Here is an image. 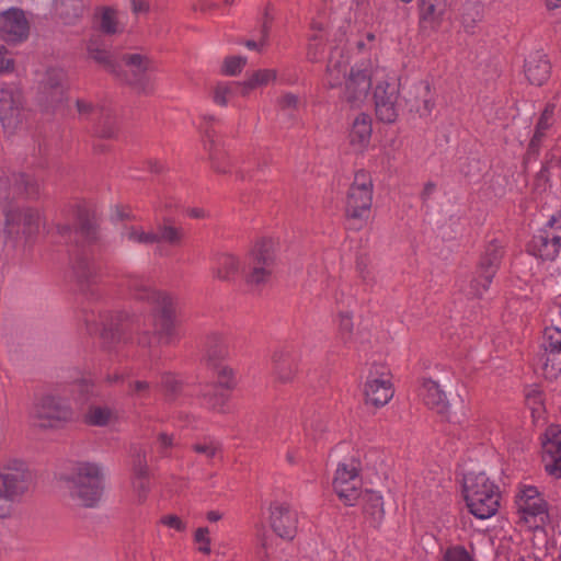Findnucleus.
<instances>
[{
	"label": "nucleus",
	"mask_w": 561,
	"mask_h": 561,
	"mask_svg": "<svg viewBox=\"0 0 561 561\" xmlns=\"http://www.w3.org/2000/svg\"><path fill=\"white\" fill-rule=\"evenodd\" d=\"M70 499L79 506L94 507L103 493V471L94 462H78L62 478Z\"/></svg>",
	"instance_id": "1"
},
{
	"label": "nucleus",
	"mask_w": 561,
	"mask_h": 561,
	"mask_svg": "<svg viewBox=\"0 0 561 561\" xmlns=\"http://www.w3.org/2000/svg\"><path fill=\"white\" fill-rule=\"evenodd\" d=\"M276 265V244L270 238L257 240L249 251L244 261V278L247 284L261 286L266 284Z\"/></svg>",
	"instance_id": "2"
},
{
	"label": "nucleus",
	"mask_w": 561,
	"mask_h": 561,
	"mask_svg": "<svg viewBox=\"0 0 561 561\" xmlns=\"http://www.w3.org/2000/svg\"><path fill=\"white\" fill-rule=\"evenodd\" d=\"M31 419L39 428L60 430L75 421V411L67 399L45 394L34 403Z\"/></svg>",
	"instance_id": "3"
},
{
	"label": "nucleus",
	"mask_w": 561,
	"mask_h": 561,
	"mask_svg": "<svg viewBox=\"0 0 561 561\" xmlns=\"http://www.w3.org/2000/svg\"><path fill=\"white\" fill-rule=\"evenodd\" d=\"M374 184L370 174L364 170L355 173L345 198V217L360 226L367 222L373 205Z\"/></svg>",
	"instance_id": "4"
},
{
	"label": "nucleus",
	"mask_w": 561,
	"mask_h": 561,
	"mask_svg": "<svg viewBox=\"0 0 561 561\" xmlns=\"http://www.w3.org/2000/svg\"><path fill=\"white\" fill-rule=\"evenodd\" d=\"M485 472L468 473L463 478V493L469 512L478 519L491 517V484Z\"/></svg>",
	"instance_id": "5"
},
{
	"label": "nucleus",
	"mask_w": 561,
	"mask_h": 561,
	"mask_svg": "<svg viewBox=\"0 0 561 561\" xmlns=\"http://www.w3.org/2000/svg\"><path fill=\"white\" fill-rule=\"evenodd\" d=\"M122 61L129 68V71H123L121 68V76L115 78L128 84L138 94H153L154 85L148 76L149 71L156 70L152 59L141 54H124Z\"/></svg>",
	"instance_id": "6"
},
{
	"label": "nucleus",
	"mask_w": 561,
	"mask_h": 561,
	"mask_svg": "<svg viewBox=\"0 0 561 561\" xmlns=\"http://www.w3.org/2000/svg\"><path fill=\"white\" fill-rule=\"evenodd\" d=\"M174 314L175 310L171 297L160 299L153 309L154 334L141 333L138 343L141 346H151L152 341L158 339L161 344H171L176 337Z\"/></svg>",
	"instance_id": "7"
},
{
	"label": "nucleus",
	"mask_w": 561,
	"mask_h": 561,
	"mask_svg": "<svg viewBox=\"0 0 561 561\" xmlns=\"http://www.w3.org/2000/svg\"><path fill=\"white\" fill-rule=\"evenodd\" d=\"M515 504L525 523H545L548 517V503L540 490L529 483H519L515 494Z\"/></svg>",
	"instance_id": "8"
},
{
	"label": "nucleus",
	"mask_w": 561,
	"mask_h": 561,
	"mask_svg": "<svg viewBox=\"0 0 561 561\" xmlns=\"http://www.w3.org/2000/svg\"><path fill=\"white\" fill-rule=\"evenodd\" d=\"M3 213L5 216L4 233L8 238L14 241L22 238L28 240L39 232L42 218L38 210L32 208L11 209L5 206Z\"/></svg>",
	"instance_id": "9"
},
{
	"label": "nucleus",
	"mask_w": 561,
	"mask_h": 561,
	"mask_svg": "<svg viewBox=\"0 0 561 561\" xmlns=\"http://www.w3.org/2000/svg\"><path fill=\"white\" fill-rule=\"evenodd\" d=\"M83 322L90 334L100 332L103 346L112 350L122 339L123 316L121 313L84 311Z\"/></svg>",
	"instance_id": "10"
},
{
	"label": "nucleus",
	"mask_w": 561,
	"mask_h": 561,
	"mask_svg": "<svg viewBox=\"0 0 561 561\" xmlns=\"http://www.w3.org/2000/svg\"><path fill=\"white\" fill-rule=\"evenodd\" d=\"M32 482V472L21 460H9L0 471L1 492L16 501H19L28 491Z\"/></svg>",
	"instance_id": "11"
},
{
	"label": "nucleus",
	"mask_w": 561,
	"mask_h": 561,
	"mask_svg": "<svg viewBox=\"0 0 561 561\" xmlns=\"http://www.w3.org/2000/svg\"><path fill=\"white\" fill-rule=\"evenodd\" d=\"M541 368L546 378L553 379L561 373V329L546 327L541 340Z\"/></svg>",
	"instance_id": "12"
},
{
	"label": "nucleus",
	"mask_w": 561,
	"mask_h": 561,
	"mask_svg": "<svg viewBox=\"0 0 561 561\" xmlns=\"http://www.w3.org/2000/svg\"><path fill=\"white\" fill-rule=\"evenodd\" d=\"M333 489L347 506H354L360 496L359 468L354 463H339L333 479Z\"/></svg>",
	"instance_id": "13"
},
{
	"label": "nucleus",
	"mask_w": 561,
	"mask_h": 561,
	"mask_svg": "<svg viewBox=\"0 0 561 561\" xmlns=\"http://www.w3.org/2000/svg\"><path fill=\"white\" fill-rule=\"evenodd\" d=\"M38 194V184L30 175L23 173L1 172L0 203L9 204L20 196L34 197Z\"/></svg>",
	"instance_id": "14"
},
{
	"label": "nucleus",
	"mask_w": 561,
	"mask_h": 561,
	"mask_svg": "<svg viewBox=\"0 0 561 561\" xmlns=\"http://www.w3.org/2000/svg\"><path fill=\"white\" fill-rule=\"evenodd\" d=\"M70 267L80 289L90 290L91 296L96 297L92 287L98 283L99 273L90 253L85 249H76L70 255Z\"/></svg>",
	"instance_id": "15"
},
{
	"label": "nucleus",
	"mask_w": 561,
	"mask_h": 561,
	"mask_svg": "<svg viewBox=\"0 0 561 561\" xmlns=\"http://www.w3.org/2000/svg\"><path fill=\"white\" fill-rule=\"evenodd\" d=\"M399 89L396 83L379 82L374 90L376 116L379 121L391 124L399 116Z\"/></svg>",
	"instance_id": "16"
},
{
	"label": "nucleus",
	"mask_w": 561,
	"mask_h": 561,
	"mask_svg": "<svg viewBox=\"0 0 561 561\" xmlns=\"http://www.w3.org/2000/svg\"><path fill=\"white\" fill-rule=\"evenodd\" d=\"M30 22L22 9L10 8L0 13V36L9 44H19L27 39Z\"/></svg>",
	"instance_id": "17"
},
{
	"label": "nucleus",
	"mask_w": 561,
	"mask_h": 561,
	"mask_svg": "<svg viewBox=\"0 0 561 561\" xmlns=\"http://www.w3.org/2000/svg\"><path fill=\"white\" fill-rule=\"evenodd\" d=\"M23 96L19 89L4 85L0 88V122L5 129L14 130L21 123Z\"/></svg>",
	"instance_id": "18"
},
{
	"label": "nucleus",
	"mask_w": 561,
	"mask_h": 561,
	"mask_svg": "<svg viewBox=\"0 0 561 561\" xmlns=\"http://www.w3.org/2000/svg\"><path fill=\"white\" fill-rule=\"evenodd\" d=\"M371 88V69L368 65L355 66L346 80L345 100L353 106H358L368 96Z\"/></svg>",
	"instance_id": "19"
},
{
	"label": "nucleus",
	"mask_w": 561,
	"mask_h": 561,
	"mask_svg": "<svg viewBox=\"0 0 561 561\" xmlns=\"http://www.w3.org/2000/svg\"><path fill=\"white\" fill-rule=\"evenodd\" d=\"M542 462L550 476L561 478V427L558 425L549 426L543 434Z\"/></svg>",
	"instance_id": "20"
},
{
	"label": "nucleus",
	"mask_w": 561,
	"mask_h": 561,
	"mask_svg": "<svg viewBox=\"0 0 561 561\" xmlns=\"http://www.w3.org/2000/svg\"><path fill=\"white\" fill-rule=\"evenodd\" d=\"M497 539L496 546V560L510 561L512 556H515L518 550V534L510 523V520L500 515L496 517L495 525H493V540Z\"/></svg>",
	"instance_id": "21"
},
{
	"label": "nucleus",
	"mask_w": 561,
	"mask_h": 561,
	"mask_svg": "<svg viewBox=\"0 0 561 561\" xmlns=\"http://www.w3.org/2000/svg\"><path fill=\"white\" fill-rule=\"evenodd\" d=\"M272 371L277 383H291L298 371V358L293 350L280 347L272 354Z\"/></svg>",
	"instance_id": "22"
},
{
	"label": "nucleus",
	"mask_w": 561,
	"mask_h": 561,
	"mask_svg": "<svg viewBox=\"0 0 561 561\" xmlns=\"http://www.w3.org/2000/svg\"><path fill=\"white\" fill-rule=\"evenodd\" d=\"M271 527L282 539H294L297 530L296 515L290 512L286 504L274 503L271 505Z\"/></svg>",
	"instance_id": "23"
},
{
	"label": "nucleus",
	"mask_w": 561,
	"mask_h": 561,
	"mask_svg": "<svg viewBox=\"0 0 561 561\" xmlns=\"http://www.w3.org/2000/svg\"><path fill=\"white\" fill-rule=\"evenodd\" d=\"M125 286L133 298L147 301L153 306H157L160 299L169 298L164 293L158 291L149 278L139 274L126 275Z\"/></svg>",
	"instance_id": "24"
},
{
	"label": "nucleus",
	"mask_w": 561,
	"mask_h": 561,
	"mask_svg": "<svg viewBox=\"0 0 561 561\" xmlns=\"http://www.w3.org/2000/svg\"><path fill=\"white\" fill-rule=\"evenodd\" d=\"M421 397L425 405L436 411V413L440 414L445 420L453 421L446 393L436 381L431 379L425 380L421 388Z\"/></svg>",
	"instance_id": "25"
},
{
	"label": "nucleus",
	"mask_w": 561,
	"mask_h": 561,
	"mask_svg": "<svg viewBox=\"0 0 561 561\" xmlns=\"http://www.w3.org/2000/svg\"><path fill=\"white\" fill-rule=\"evenodd\" d=\"M365 399L376 408L386 405L393 396V390L389 379L369 375L365 383Z\"/></svg>",
	"instance_id": "26"
},
{
	"label": "nucleus",
	"mask_w": 561,
	"mask_h": 561,
	"mask_svg": "<svg viewBox=\"0 0 561 561\" xmlns=\"http://www.w3.org/2000/svg\"><path fill=\"white\" fill-rule=\"evenodd\" d=\"M88 54L91 59L100 64L114 77L121 76V65L116 61L100 35L92 36L88 42Z\"/></svg>",
	"instance_id": "27"
},
{
	"label": "nucleus",
	"mask_w": 561,
	"mask_h": 561,
	"mask_svg": "<svg viewBox=\"0 0 561 561\" xmlns=\"http://www.w3.org/2000/svg\"><path fill=\"white\" fill-rule=\"evenodd\" d=\"M550 62L540 53L530 54L524 65V75L529 83L542 85L550 77Z\"/></svg>",
	"instance_id": "28"
},
{
	"label": "nucleus",
	"mask_w": 561,
	"mask_h": 561,
	"mask_svg": "<svg viewBox=\"0 0 561 561\" xmlns=\"http://www.w3.org/2000/svg\"><path fill=\"white\" fill-rule=\"evenodd\" d=\"M228 355V344L221 334L210 333L206 336L204 343L203 362L208 368L224 363Z\"/></svg>",
	"instance_id": "29"
},
{
	"label": "nucleus",
	"mask_w": 561,
	"mask_h": 561,
	"mask_svg": "<svg viewBox=\"0 0 561 561\" xmlns=\"http://www.w3.org/2000/svg\"><path fill=\"white\" fill-rule=\"evenodd\" d=\"M154 243H165L170 247H181L185 239V230L176 226L173 218L164 217L153 231Z\"/></svg>",
	"instance_id": "30"
},
{
	"label": "nucleus",
	"mask_w": 561,
	"mask_h": 561,
	"mask_svg": "<svg viewBox=\"0 0 561 561\" xmlns=\"http://www.w3.org/2000/svg\"><path fill=\"white\" fill-rule=\"evenodd\" d=\"M447 9V0H421L420 26L423 30L436 28Z\"/></svg>",
	"instance_id": "31"
},
{
	"label": "nucleus",
	"mask_w": 561,
	"mask_h": 561,
	"mask_svg": "<svg viewBox=\"0 0 561 561\" xmlns=\"http://www.w3.org/2000/svg\"><path fill=\"white\" fill-rule=\"evenodd\" d=\"M348 69V58L341 49H334L327 66L325 84L333 89L340 87Z\"/></svg>",
	"instance_id": "32"
},
{
	"label": "nucleus",
	"mask_w": 561,
	"mask_h": 561,
	"mask_svg": "<svg viewBox=\"0 0 561 561\" xmlns=\"http://www.w3.org/2000/svg\"><path fill=\"white\" fill-rule=\"evenodd\" d=\"M408 103L410 104V111L416 112L421 117L430 115L434 108V101L428 82L415 84Z\"/></svg>",
	"instance_id": "33"
},
{
	"label": "nucleus",
	"mask_w": 561,
	"mask_h": 561,
	"mask_svg": "<svg viewBox=\"0 0 561 561\" xmlns=\"http://www.w3.org/2000/svg\"><path fill=\"white\" fill-rule=\"evenodd\" d=\"M371 131L370 116L365 113L358 114L353 121L352 128L350 130V144L356 150H363L370 141Z\"/></svg>",
	"instance_id": "34"
},
{
	"label": "nucleus",
	"mask_w": 561,
	"mask_h": 561,
	"mask_svg": "<svg viewBox=\"0 0 561 561\" xmlns=\"http://www.w3.org/2000/svg\"><path fill=\"white\" fill-rule=\"evenodd\" d=\"M561 244L552 241L546 232L538 231L528 245V251L542 260H554L559 254Z\"/></svg>",
	"instance_id": "35"
},
{
	"label": "nucleus",
	"mask_w": 561,
	"mask_h": 561,
	"mask_svg": "<svg viewBox=\"0 0 561 561\" xmlns=\"http://www.w3.org/2000/svg\"><path fill=\"white\" fill-rule=\"evenodd\" d=\"M208 140L205 142V148L208 151V158L210 161L211 169L220 174H227L230 172L232 161L221 147H219L215 140L208 135Z\"/></svg>",
	"instance_id": "36"
},
{
	"label": "nucleus",
	"mask_w": 561,
	"mask_h": 561,
	"mask_svg": "<svg viewBox=\"0 0 561 561\" xmlns=\"http://www.w3.org/2000/svg\"><path fill=\"white\" fill-rule=\"evenodd\" d=\"M359 500L363 503L365 515L371 519L373 524H379L385 514L382 497L375 491L366 490L365 492L360 491Z\"/></svg>",
	"instance_id": "37"
},
{
	"label": "nucleus",
	"mask_w": 561,
	"mask_h": 561,
	"mask_svg": "<svg viewBox=\"0 0 561 561\" xmlns=\"http://www.w3.org/2000/svg\"><path fill=\"white\" fill-rule=\"evenodd\" d=\"M553 112H554L553 105H547L545 107L543 112L541 113V115L537 122L534 136L529 142V149L531 151L537 152L539 150L542 140L546 138L549 129L552 127Z\"/></svg>",
	"instance_id": "38"
},
{
	"label": "nucleus",
	"mask_w": 561,
	"mask_h": 561,
	"mask_svg": "<svg viewBox=\"0 0 561 561\" xmlns=\"http://www.w3.org/2000/svg\"><path fill=\"white\" fill-rule=\"evenodd\" d=\"M85 11L83 0H58L57 12L67 24H73L82 18Z\"/></svg>",
	"instance_id": "39"
},
{
	"label": "nucleus",
	"mask_w": 561,
	"mask_h": 561,
	"mask_svg": "<svg viewBox=\"0 0 561 561\" xmlns=\"http://www.w3.org/2000/svg\"><path fill=\"white\" fill-rule=\"evenodd\" d=\"M203 404L218 413H227L228 397L217 390V386H205L201 391Z\"/></svg>",
	"instance_id": "40"
},
{
	"label": "nucleus",
	"mask_w": 561,
	"mask_h": 561,
	"mask_svg": "<svg viewBox=\"0 0 561 561\" xmlns=\"http://www.w3.org/2000/svg\"><path fill=\"white\" fill-rule=\"evenodd\" d=\"M94 130L100 138L116 137L118 131L116 114L111 108H102Z\"/></svg>",
	"instance_id": "41"
},
{
	"label": "nucleus",
	"mask_w": 561,
	"mask_h": 561,
	"mask_svg": "<svg viewBox=\"0 0 561 561\" xmlns=\"http://www.w3.org/2000/svg\"><path fill=\"white\" fill-rule=\"evenodd\" d=\"M276 71L273 69H260L254 71L248 80L238 82L237 85L241 88V94L248 95L250 91L268 84L276 79Z\"/></svg>",
	"instance_id": "42"
},
{
	"label": "nucleus",
	"mask_w": 561,
	"mask_h": 561,
	"mask_svg": "<svg viewBox=\"0 0 561 561\" xmlns=\"http://www.w3.org/2000/svg\"><path fill=\"white\" fill-rule=\"evenodd\" d=\"M490 266L491 257L486 254L481 259L479 265L480 277L482 280L473 278L470 282V290L468 291V295L479 298L488 290L491 283V276L488 273Z\"/></svg>",
	"instance_id": "43"
},
{
	"label": "nucleus",
	"mask_w": 561,
	"mask_h": 561,
	"mask_svg": "<svg viewBox=\"0 0 561 561\" xmlns=\"http://www.w3.org/2000/svg\"><path fill=\"white\" fill-rule=\"evenodd\" d=\"M239 270V260L231 254H224L218 259V267L214 271V276L221 280H229L238 274Z\"/></svg>",
	"instance_id": "44"
},
{
	"label": "nucleus",
	"mask_w": 561,
	"mask_h": 561,
	"mask_svg": "<svg viewBox=\"0 0 561 561\" xmlns=\"http://www.w3.org/2000/svg\"><path fill=\"white\" fill-rule=\"evenodd\" d=\"M113 412L107 407L91 405L83 415V422L90 426H106Z\"/></svg>",
	"instance_id": "45"
},
{
	"label": "nucleus",
	"mask_w": 561,
	"mask_h": 561,
	"mask_svg": "<svg viewBox=\"0 0 561 561\" xmlns=\"http://www.w3.org/2000/svg\"><path fill=\"white\" fill-rule=\"evenodd\" d=\"M75 232L89 242L95 238V222L87 209H78Z\"/></svg>",
	"instance_id": "46"
},
{
	"label": "nucleus",
	"mask_w": 561,
	"mask_h": 561,
	"mask_svg": "<svg viewBox=\"0 0 561 561\" xmlns=\"http://www.w3.org/2000/svg\"><path fill=\"white\" fill-rule=\"evenodd\" d=\"M99 30L106 35H114L121 32L116 11L113 8L104 7L100 9Z\"/></svg>",
	"instance_id": "47"
},
{
	"label": "nucleus",
	"mask_w": 561,
	"mask_h": 561,
	"mask_svg": "<svg viewBox=\"0 0 561 561\" xmlns=\"http://www.w3.org/2000/svg\"><path fill=\"white\" fill-rule=\"evenodd\" d=\"M122 238L128 242L150 245L153 244V231H145L141 227L125 226Z\"/></svg>",
	"instance_id": "48"
},
{
	"label": "nucleus",
	"mask_w": 561,
	"mask_h": 561,
	"mask_svg": "<svg viewBox=\"0 0 561 561\" xmlns=\"http://www.w3.org/2000/svg\"><path fill=\"white\" fill-rule=\"evenodd\" d=\"M65 73L61 70L51 69L47 72V78L43 90H53L56 94V101H64L66 87L64 84Z\"/></svg>",
	"instance_id": "49"
},
{
	"label": "nucleus",
	"mask_w": 561,
	"mask_h": 561,
	"mask_svg": "<svg viewBox=\"0 0 561 561\" xmlns=\"http://www.w3.org/2000/svg\"><path fill=\"white\" fill-rule=\"evenodd\" d=\"M210 369H213L217 376V385L221 388H225V389H228V390H232L236 388L237 386V379H236V373L234 370L224 364V363H220L214 367H211Z\"/></svg>",
	"instance_id": "50"
},
{
	"label": "nucleus",
	"mask_w": 561,
	"mask_h": 561,
	"mask_svg": "<svg viewBox=\"0 0 561 561\" xmlns=\"http://www.w3.org/2000/svg\"><path fill=\"white\" fill-rule=\"evenodd\" d=\"M526 404L531 411L533 417L539 420L543 416L545 404L542 392L537 388H531L526 392Z\"/></svg>",
	"instance_id": "51"
},
{
	"label": "nucleus",
	"mask_w": 561,
	"mask_h": 561,
	"mask_svg": "<svg viewBox=\"0 0 561 561\" xmlns=\"http://www.w3.org/2000/svg\"><path fill=\"white\" fill-rule=\"evenodd\" d=\"M131 467L133 476L149 474L146 451L141 446H133L131 448Z\"/></svg>",
	"instance_id": "52"
},
{
	"label": "nucleus",
	"mask_w": 561,
	"mask_h": 561,
	"mask_svg": "<svg viewBox=\"0 0 561 561\" xmlns=\"http://www.w3.org/2000/svg\"><path fill=\"white\" fill-rule=\"evenodd\" d=\"M161 387L168 401H174L182 390V382L172 374L164 373L161 376Z\"/></svg>",
	"instance_id": "53"
},
{
	"label": "nucleus",
	"mask_w": 561,
	"mask_h": 561,
	"mask_svg": "<svg viewBox=\"0 0 561 561\" xmlns=\"http://www.w3.org/2000/svg\"><path fill=\"white\" fill-rule=\"evenodd\" d=\"M248 59L243 56H228L224 59L221 72L226 76H238L247 66Z\"/></svg>",
	"instance_id": "54"
},
{
	"label": "nucleus",
	"mask_w": 561,
	"mask_h": 561,
	"mask_svg": "<svg viewBox=\"0 0 561 561\" xmlns=\"http://www.w3.org/2000/svg\"><path fill=\"white\" fill-rule=\"evenodd\" d=\"M151 383L147 380H127L126 394L134 399H146L149 397Z\"/></svg>",
	"instance_id": "55"
},
{
	"label": "nucleus",
	"mask_w": 561,
	"mask_h": 561,
	"mask_svg": "<svg viewBox=\"0 0 561 561\" xmlns=\"http://www.w3.org/2000/svg\"><path fill=\"white\" fill-rule=\"evenodd\" d=\"M302 104L301 99L299 95L294 94L291 92H286L282 94L276 100L277 107L283 112H295L300 108Z\"/></svg>",
	"instance_id": "56"
},
{
	"label": "nucleus",
	"mask_w": 561,
	"mask_h": 561,
	"mask_svg": "<svg viewBox=\"0 0 561 561\" xmlns=\"http://www.w3.org/2000/svg\"><path fill=\"white\" fill-rule=\"evenodd\" d=\"M353 318L347 311L339 313V332L344 344L352 341L353 336Z\"/></svg>",
	"instance_id": "57"
},
{
	"label": "nucleus",
	"mask_w": 561,
	"mask_h": 561,
	"mask_svg": "<svg viewBox=\"0 0 561 561\" xmlns=\"http://www.w3.org/2000/svg\"><path fill=\"white\" fill-rule=\"evenodd\" d=\"M539 231L546 232L547 236L552 239V241L561 244V215H552Z\"/></svg>",
	"instance_id": "58"
},
{
	"label": "nucleus",
	"mask_w": 561,
	"mask_h": 561,
	"mask_svg": "<svg viewBox=\"0 0 561 561\" xmlns=\"http://www.w3.org/2000/svg\"><path fill=\"white\" fill-rule=\"evenodd\" d=\"M273 11H274L273 4L267 3L265 7V10H264V13H263V21H262V25L260 28L262 45L268 44L270 31H271L272 23L274 21Z\"/></svg>",
	"instance_id": "59"
},
{
	"label": "nucleus",
	"mask_w": 561,
	"mask_h": 561,
	"mask_svg": "<svg viewBox=\"0 0 561 561\" xmlns=\"http://www.w3.org/2000/svg\"><path fill=\"white\" fill-rule=\"evenodd\" d=\"M193 450L197 454H202L207 458H214L218 450H220V445L213 440L196 443L192 446Z\"/></svg>",
	"instance_id": "60"
},
{
	"label": "nucleus",
	"mask_w": 561,
	"mask_h": 561,
	"mask_svg": "<svg viewBox=\"0 0 561 561\" xmlns=\"http://www.w3.org/2000/svg\"><path fill=\"white\" fill-rule=\"evenodd\" d=\"M133 486L138 494L139 501H144L149 492V474L141 477L133 476Z\"/></svg>",
	"instance_id": "61"
},
{
	"label": "nucleus",
	"mask_w": 561,
	"mask_h": 561,
	"mask_svg": "<svg viewBox=\"0 0 561 561\" xmlns=\"http://www.w3.org/2000/svg\"><path fill=\"white\" fill-rule=\"evenodd\" d=\"M444 561H472V559L463 547L456 546L446 550Z\"/></svg>",
	"instance_id": "62"
},
{
	"label": "nucleus",
	"mask_w": 561,
	"mask_h": 561,
	"mask_svg": "<svg viewBox=\"0 0 561 561\" xmlns=\"http://www.w3.org/2000/svg\"><path fill=\"white\" fill-rule=\"evenodd\" d=\"M232 88L228 83H218L214 89V102L218 105L226 106L228 104V95L231 94Z\"/></svg>",
	"instance_id": "63"
},
{
	"label": "nucleus",
	"mask_w": 561,
	"mask_h": 561,
	"mask_svg": "<svg viewBox=\"0 0 561 561\" xmlns=\"http://www.w3.org/2000/svg\"><path fill=\"white\" fill-rule=\"evenodd\" d=\"M208 533L209 530L207 527H199L196 529L194 536L195 541L202 543L198 550L205 554L210 553V538L208 537Z\"/></svg>",
	"instance_id": "64"
}]
</instances>
